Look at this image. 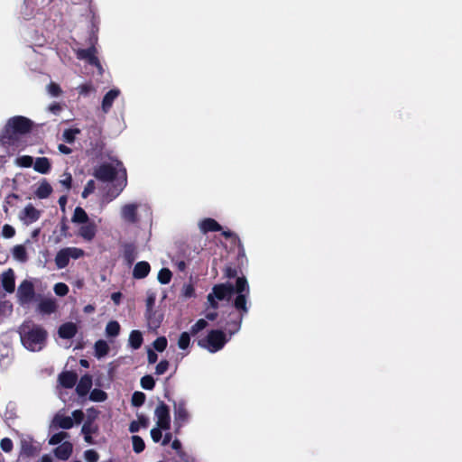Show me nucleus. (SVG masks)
<instances>
[{
    "label": "nucleus",
    "mask_w": 462,
    "mask_h": 462,
    "mask_svg": "<svg viewBox=\"0 0 462 462\" xmlns=\"http://www.w3.org/2000/svg\"><path fill=\"white\" fill-rule=\"evenodd\" d=\"M33 169L42 174L48 173L51 170V163L49 159L46 157L37 158L34 162Z\"/></svg>",
    "instance_id": "obj_25"
},
{
    "label": "nucleus",
    "mask_w": 462,
    "mask_h": 462,
    "mask_svg": "<svg viewBox=\"0 0 462 462\" xmlns=\"http://www.w3.org/2000/svg\"><path fill=\"white\" fill-rule=\"evenodd\" d=\"M128 342L133 349H139L143 344L142 333L139 330H133L129 335Z\"/></svg>",
    "instance_id": "obj_29"
},
{
    "label": "nucleus",
    "mask_w": 462,
    "mask_h": 462,
    "mask_svg": "<svg viewBox=\"0 0 462 462\" xmlns=\"http://www.w3.org/2000/svg\"><path fill=\"white\" fill-rule=\"evenodd\" d=\"M122 298V294L120 292H114L111 295V299L114 301L115 304L118 305L120 303Z\"/></svg>",
    "instance_id": "obj_63"
},
{
    "label": "nucleus",
    "mask_w": 462,
    "mask_h": 462,
    "mask_svg": "<svg viewBox=\"0 0 462 462\" xmlns=\"http://www.w3.org/2000/svg\"><path fill=\"white\" fill-rule=\"evenodd\" d=\"M79 95L88 96L90 92L94 91V88L91 83H85L77 88Z\"/></svg>",
    "instance_id": "obj_53"
},
{
    "label": "nucleus",
    "mask_w": 462,
    "mask_h": 462,
    "mask_svg": "<svg viewBox=\"0 0 462 462\" xmlns=\"http://www.w3.org/2000/svg\"><path fill=\"white\" fill-rule=\"evenodd\" d=\"M16 164L21 167L28 168L33 164V159L29 155L20 156L16 159Z\"/></svg>",
    "instance_id": "obj_45"
},
{
    "label": "nucleus",
    "mask_w": 462,
    "mask_h": 462,
    "mask_svg": "<svg viewBox=\"0 0 462 462\" xmlns=\"http://www.w3.org/2000/svg\"><path fill=\"white\" fill-rule=\"evenodd\" d=\"M71 221L74 224H85L89 220L86 211L82 208L77 207L74 210Z\"/></svg>",
    "instance_id": "obj_31"
},
{
    "label": "nucleus",
    "mask_w": 462,
    "mask_h": 462,
    "mask_svg": "<svg viewBox=\"0 0 462 462\" xmlns=\"http://www.w3.org/2000/svg\"><path fill=\"white\" fill-rule=\"evenodd\" d=\"M186 405L187 403L184 400L175 402L173 404L174 425L177 430H180L189 421L190 414Z\"/></svg>",
    "instance_id": "obj_7"
},
{
    "label": "nucleus",
    "mask_w": 462,
    "mask_h": 462,
    "mask_svg": "<svg viewBox=\"0 0 462 462\" xmlns=\"http://www.w3.org/2000/svg\"><path fill=\"white\" fill-rule=\"evenodd\" d=\"M120 332V325L117 321H109L106 326V335L108 337H117Z\"/></svg>",
    "instance_id": "obj_34"
},
{
    "label": "nucleus",
    "mask_w": 462,
    "mask_h": 462,
    "mask_svg": "<svg viewBox=\"0 0 462 462\" xmlns=\"http://www.w3.org/2000/svg\"><path fill=\"white\" fill-rule=\"evenodd\" d=\"M40 217L41 211L34 208L32 204L26 205L18 215L19 219L26 226L36 222Z\"/></svg>",
    "instance_id": "obj_11"
},
{
    "label": "nucleus",
    "mask_w": 462,
    "mask_h": 462,
    "mask_svg": "<svg viewBox=\"0 0 462 462\" xmlns=\"http://www.w3.org/2000/svg\"><path fill=\"white\" fill-rule=\"evenodd\" d=\"M69 262L68 253L65 248L60 249L55 256V263L58 269L65 268Z\"/></svg>",
    "instance_id": "obj_30"
},
{
    "label": "nucleus",
    "mask_w": 462,
    "mask_h": 462,
    "mask_svg": "<svg viewBox=\"0 0 462 462\" xmlns=\"http://www.w3.org/2000/svg\"><path fill=\"white\" fill-rule=\"evenodd\" d=\"M58 149L63 154H69L71 152V149L65 144H59Z\"/></svg>",
    "instance_id": "obj_64"
},
{
    "label": "nucleus",
    "mask_w": 462,
    "mask_h": 462,
    "mask_svg": "<svg viewBox=\"0 0 462 462\" xmlns=\"http://www.w3.org/2000/svg\"><path fill=\"white\" fill-rule=\"evenodd\" d=\"M73 419L70 416H65L61 412H58L52 420V426L55 428L69 430L73 427Z\"/></svg>",
    "instance_id": "obj_14"
},
{
    "label": "nucleus",
    "mask_w": 462,
    "mask_h": 462,
    "mask_svg": "<svg viewBox=\"0 0 462 462\" xmlns=\"http://www.w3.org/2000/svg\"><path fill=\"white\" fill-rule=\"evenodd\" d=\"M67 253H68V255H69V258H72V259H79L80 257H82L84 255V251L80 248H78V247H66L65 248Z\"/></svg>",
    "instance_id": "obj_46"
},
{
    "label": "nucleus",
    "mask_w": 462,
    "mask_h": 462,
    "mask_svg": "<svg viewBox=\"0 0 462 462\" xmlns=\"http://www.w3.org/2000/svg\"><path fill=\"white\" fill-rule=\"evenodd\" d=\"M72 177L70 173H64L60 180V183L64 186L67 189H70Z\"/></svg>",
    "instance_id": "obj_58"
},
{
    "label": "nucleus",
    "mask_w": 462,
    "mask_h": 462,
    "mask_svg": "<svg viewBox=\"0 0 462 462\" xmlns=\"http://www.w3.org/2000/svg\"><path fill=\"white\" fill-rule=\"evenodd\" d=\"M133 449L135 453H141L145 448L143 439L137 435L132 437Z\"/></svg>",
    "instance_id": "obj_39"
},
{
    "label": "nucleus",
    "mask_w": 462,
    "mask_h": 462,
    "mask_svg": "<svg viewBox=\"0 0 462 462\" xmlns=\"http://www.w3.org/2000/svg\"><path fill=\"white\" fill-rule=\"evenodd\" d=\"M69 437V434L64 431L58 432L51 437L49 439L50 445H58L61 444L62 441Z\"/></svg>",
    "instance_id": "obj_41"
},
{
    "label": "nucleus",
    "mask_w": 462,
    "mask_h": 462,
    "mask_svg": "<svg viewBox=\"0 0 462 462\" xmlns=\"http://www.w3.org/2000/svg\"><path fill=\"white\" fill-rule=\"evenodd\" d=\"M89 416L88 419L84 422L82 428H81V433L83 435L87 434H94L97 432L98 427L97 425L93 423V420L97 417V411L94 409L88 410Z\"/></svg>",
    "instance_id": "obj_16"
},
{
    "label": "nucleus",
    "mask_w": 462,
    "mask_h": 462,
    "mask_svg": "<svg viewBox=\"0 0 462 462\" xmlns=\"http://www.w3.org/2000/svg\"><path fill=\"white\" fill-rule=\"evenodd\" d=\"M145 394L142 392H135L132 396V404L135 407H140L144 403Z\"/></svg>",
    "instance_id": "obj_44"
},
{
    "label": "nucleus",
    "mask_w": 462,
    "mask_h": 462,
    "mask_svg": "<svg viewBox=\"0 0 462 462\" xmlns=\"http://www.w3.org/2000/svg\"><path fill=\"white\" fill-rule=\"evenodd\" d=\"M149 424V419L143 415L138 417V420H134L130 423L129 431L132 433L138 432L143 428H147Z\"/></svg>",
    "instance_id": "obj_33"
},
{
    "label": "nucleus",
    "mask_w": 462,
    "mask_h": 462,
    "mask_svg": "<svg viewBox=\"0 0 462 462\" xmlns=\"http://www.w3.org/2000/svg\"><path fill=\"white\" fill-rule=\"evenodd\" d=\"M169 368V362L162 360L155 367V374L158 375L163 374Z\"/></svg>",
    "instance_id": "obj_55"
},
{
    "label": "nucleus",
    "mask_w": 462,
    "mask_h": 462,
    "mask_svg": "<svg viewBox=\"0 0 462 462\" xmlns=\"http://www.w3.org/2000/svg\"><path fill=\"white\" fill-rule=\"evenodd\" d=\"M190 344V336L188 332H182L178 340V346L180 349H187Z\"/></svg>",
    "instance_id": "obj_40"
},
{
    "label": "nucleus",
    "mask_w": 462,
    "mask_h": 462,
    "mask_svg": "<svg viewBox=\"0 0 462 462\" xmlns=\"http://www.w3.org/2000/svg\"><path fill=\"white\" fill-rule=\"evenodd\" d=\"M14 235H15V229L11 225H8V224L4 225V226L2 228V236L5 238H12L14 236Z\"/></svg>",
    "instance_id": "obj_54"
},
{
    "label": "nucleus",
    "mask_w": 462,
    "mask_h": 462,
    "mask_svg": "<svg viewBox=\"0 0 462 462\" xmlns=\"http://www.w3.org/2000/svg\"><path fill=\"white\" fill-rule=\"evenodd\" d=\"M172 277L171 272L168 268H162L158 273V281L162 284H168Z\"/></svg>",
    "instance_id": "obj_37"
},
{
    "label": "nucleus",
    "mask_w": 462,
    "mask_h": 462,
    "mask_svg": "<svg viewBox=\"0 0 462 462\" xmlns=\"http://www.w3.org/2000/svg\"><path fill=\"white\" fill-rule=\"evenodd\" d=\"M12 255L14 260L20 263H25L28 260L26 248L23 245H17L12 249Z\"/></svg>",
    "instance_id": "obj_26"
},
{
    "label": "nucleus",
    "mask_w": 462,
    "mask_h": 462,
    "mask_svg": "<svg viewBox=\"0 0 462 462\" xmlns=\"http://www.w3.org/2000/svg\"><path fill=\"white\" fill-rule=\"evenodd\" d=\"M155 385V381L152 375H144L141 378V386L144 390H152Z\"/></svg>",
    "instance_id": "obj_43"
},
{
    "label": "nucleus",
    "mask_w": 462,
    "mask_h": 462,
    "mask_svg": "<svg viewBox=\"0 0 462 462\" xmlns=\"http://www.w3.org/2000/svg\"><path fill=\"white\" fill-rule=\"evenodd\" d=\"M79 133L80 130L78 128L66 129L62 134L63 140L68 143H72L75 141L76 135Z\"/></svg>",
    "instance_id": "obj_38"
},
{
    "label": "nucleus",
    "mask_w": 462,
    "mask_h": 462,
    "mask_svg": "<svg viewBox=\"0 0 462 462\" xmlns=\"http://www.w3.org/2000/svg\"><path fill=\"white\" fill-rule=\"evenodd\" d=\"M92 387V377L88 374L83 375L77 384L76 392L80 397L86 396Z\"/></svg>",
    "instance_id": "obj_18"
},
{
    "label": "nucleus",
    "mask_w": 462,
    "mask_h": 462,
    "mask_svg": "<svg viewBox=\"0 0 462 462\" xmlns=\"http://www.w3.org/2000/svg\"><path fill=\"white\" fill-rule=\"evenodd\" d=\"M124 257L128 264H132L136 258L135 247L133 245H127L125 247Z\"/></svg>",
    "instance_id": "obj_35"
},
{
    "label": "nucleus",
    "mask_w": 462,
    "mask_h": 462,
    "mask_svg": "<svg viewBox=\"0 0 462 462\" xmlns=\"http://www.w3.org/2000/svg\"><path fill=\"white\" fill-rule=\"evenodd\" d=\"M94 176L104 182L112 181L116 178L118 179V192H121L126 186V170L123 163L117 160H114L109 163H102L94 169Z\"/></svg>",
    "instance_id": "obj_4"
},
{
    "label": "nucleus",
    "mask_w": 462,
    "mask_h": 462,
    "mask_svg": "<svg viewBox=\"0 0 462 462\" xmlns=\"http://www.w3.org/2000/svg\"><path fill=\"white\" fill-rule=\"evenodd\" d=\"M151 271V266L148 262L141 261L138 262L133 270V276L135 279L145 278Z\"/></svg>",
    "instance_id": "obj_22"
},
{
    "label": "nucleus",
    "mask_w": 462,
    "mask_h": 462,
    "mask_svg": "<svg viewBox=\"0 0 462 462\" xmlns=\"http://www.w3.org/2000/svg\"><path fill=\"white\" fill-rule=\"evenodd\" d=\"M54 292L58 296H65L69 292V287L63 282H59L54 285Z\"/></svg>",
    "instance_id": "obj_51"
},
{
    "label": "nucleus",
    "mask_w": 462,
    "mask_h": 462,
    "mask_svg": "<svg viewBox=\"0 0 462 462\" xmlns=\"http://www.w3.org/2000/svg\"><path fill=\"white\" fill-rule=\"evenodd\" d=\"M89 399L93 402H104L106 399V393L100 389L91 391Z\"/></svg>",
    "instance_id": "obj_42"
},
{
    "label": "nucleus",
    "mask_w": 462,
    "mask_h": 462,
    "mask_svg": "<svg viewBox=\"0 0 462 462\" xmlns=\"http://www.w3.org/2000/svg\"><path fill=\"white\" fill-rule=\"evenodd\" d=\"M95 356L98 359L106 356L108 354L109 346L108 344L105 340H97L95 343Z\"/></svg>",
    "instance_id": "obj_32"
},
{
    "label": "nucleus",
    "mask_w": 462,
    "mask_h": 462,
    "mask_svg": "<svg viewBox=\"0 0 462 462\" xmlns=\"http://www.w3.org/2000/svg\"><path fill=\"white\" fill-rule=\"evenodd\" d=\"M2 285L7 292H13L15 288L14 273L8 269L2 274Z\"/></svg>",
    "instance_id": "obj_21"
},
{
    "label": "nucleus",
    "mask_w": 462,
    "mask_h": 462,
    "mask_svg": "<svg viewBox=\"0 0 462 462\" xmlns=\"http://www.w3.org/2000/svg\"><path fill=\"white\" fill-rule=\"evenodd\" d=\"M73 421H75L77 424L81 423V421L84 419V413L81 410H76L72 412Z\"/></svg>",
    "instance_id": "obj_59"
},
{
    "label": "nucleus",
    "mask_w": 462,
    "mask_h": 462,
    "mask_svg": "<svg viewBox=\"0 0 462 462\" xmlns=\"http://www.w3.org/2000/svg\"><path fill=\"white\" fill-rule=\"evenodd\" d=\"M207 326L208 322L205 319H200L190 328V334L196 335L204 329Z\"/></svg>",
    "instance_id": "obj_48"
},
{
    "label": "nucleus",
    "mask_w": 462,
    "mask_h": 462,
    "mask_svg": "<svg viewBox=\"0 0 462 462\" xmlns=\"http://www.w3.org/2000/svg\"><path fill=\"white\" fill-rule=\"evenodd\" d=\"M0 448L4 452H11L13 449V441L9 438H4L0 441Z\"/></svg>",
    "instance_id": "obj_52"
},
{
    "label": "nucleus",
    "mask_w": 462,
    "mask_h": 462,
    "mask_svg": "<svg viewBox=\"0 0 462 462\" xmlns=\"http://www.w3.org/2000/svg\"><path fill=\"white\" fill-rule=\"evenodd\" d=\"M84 457L87 462H97L99 455L94 449H88L84 453Z\"/></svg>",
    "instance_id": "obj_50"
},
{
    "label": "nucleus",
    "mask_w": 462,
    "mask_h": 462,
    "mask_svg": "<svg viewBox=\"0 0 462 462\" xmlns=\"http://www.w3.org/2000/svg\"><path fill=\"white\" fill-rule=\"evenodd\" d=\"M95 189H96L95 181L93 180H88L82 191V198H84V199L88 198L91 193L94 192Z\"/></svg>",
    "instance_id": "obj_49"
},
{
    "label": "nucleus",
    "mask_w": 462,
    "mask_h": 462,
    "mask_svg": "<svg viewBox=\"0 0 462 462\" xmlns=\"http://www.w3.org/2000/svg\"><path fill=\"white\" fill-rule=\"evenodd\" d=\"M73 446L69 441H64L54 449V455L57 458L67 460L72 453Z\"/></svg>",
    "instance_id": "obj_17"
},
{
    "label": "nucleus",
    "mask_w": 462,
    "mask_h": 462,
    "mask_svg": "<svg viewBox=\"0 0 462 462\" xmlns=\"http://www.w3.org/2000/svg\"><path fill=\"white\" fill-rule=\"evenodd\" d=\"M38 310L42 314H51L56 310V302L51 299L42 300L39 303Z\"/></svg>",
    "instance_id": "obj_27"
},
{
    "label": "nucleus",
    "mask_w": 462,
    "mask_h": 462,
    "mask_svg": "<svg viewBox=\"0 0 462 462\" xmlns=\"http://www.w3.org/2000/svg\"><path fill=\"white\" fill-rule=\"evenodd\" d=\"M147 359H148L149 364H154L157 362L158 356L154 351H152V349H149L147 351Z\"/></svg>",
    "instance_id": "obj_60"
},
{
    "label": "nucleus",
    "mask_w": 462,
    "mask_h": 462,
    "mask_svg": "<svg viewBox=\"0 0 462 462\" xmlns=\"http://www.w3.org/2000/svg\"><path fill=\"white\" fill-rule=\"evenodd\" d=\"M17 297L21 304H27L31 302L34 297L33 284L27 280H24L17 289Z\"/></svg>",
    "instance_id": "obj_10"
},
{
    "label": "nucleus",
    "mask_w": 462,
    "mask_h": 462,
    "mask_svg": "<svg viewBox=\"0 0 462 462\" xmlns=\"http://www.w3.org/2000/svg\"><path fill=\"white\" fill-rule=\"evenodd\" d=\"M79 60H86L88 64L95 66L99 73H102V66L97 57V49L91 46L88 49H79L76 52Z\"/></svg>",
    "instance_id": "obj_8"
},
{
    "label": "nucleus",
    "mask_w": 462,
    "mask_h": 462,
    "mask_svg": "<svg viewBox=\"0 0 462 462\" xmlns=\"http://www.w3.org/2000/svg\"><path fill=\"white\" fill-rule=\"evenodd\" d=\"M32 126V122L22 116H15L7 120L0 132V146L6 155H14L25 148L21 135L29 133Z\"/></svg>",
    "instance_id": "obj_1"
},
{
    "label": "nucleus",
    "mask_w": 462,
    "mask_h": 462,
    "mask_svg": "<svg viewBox=\"0 0 462 462\" xmlns=\"http://www.w3.org/2000/svg\"><path fill=\"white\" fill-rule=\"evenodd\" d=\"M199 227L201 233L207 234L208 232L220 231L221 226L213 218H204L199 223Z\"/></svg>",
    "instance_id": "obj_20"
},
{
    "label": "nucleus",
    "mask_w": 462,
    "mask_h": 462,
    "mask_svg": "<svg viewBox=\"0 0 462 462\" xmlns=\"http://www.w3.org/2000/svg\"><path fill=\"white\" fill-rule=\"evenodd\" d=\"M51 192V186L46 180H43L39 184L38 188L36 189L35 196L38 199H42L48 198Z\"/></svg>",
    "instance_id": "obj_28"
},
{
    "label": "nucleus",
    "mask_w": 462,
    "mask_h": 462,
    "mask_svg": "<svg viewBox=\"0 0 462 462\" xmlns=\"http://www.w3.org/2000/svg\"><path fill=\"white\" fill-rule=\"evenodd\" d=\"M119 95L120 90L118 88H113L104 96L101 106L104 113H107L111 109L114 101L118 97Z\"/></svg>",
    "instance_id": "obj_19"
},
{
    "label": "nucleus",
    "mask_w": 462,
    "mask_h": 462,
    "mask_svg": "<svg viewBox=\"0 0 462 462\" xmlns=\"http://www.w3.org/2000/svg\"><path fill=\"white\" fill-rule=\"evenodd\" d=\"M162 430H163L158 427L157 425L155 428L152 429L151 437L154 442L157 443L162 439Z\"/></svg>",
    "instance_id": "obj_57"
},
{
    "label": "nucleus",
    "mask_w": 462,
    "mask_h": 462,
    "mask_svg": "<svg viewBox=\"0 0 462 462\" xmlns=\"http://www.w3.org/2000/svg\"><path fill=\"white\" fill-rule=\"evenodd\" d=\"M145 211L150 212V208L147 204L142 201H133L124 204L120 209V217L123 221L128 224H136L139 219V212Z\"/></svg>",
    "instance_id": "obj_6"
},
{
    "label": "nucleus",
    "mask_w": 462,
    "mask_h": 462,
    "mask_svg": "<svg viewBox=\"0 0 462 462\" xmlns=\"http://www.w3.org/2000/svg\"><path fill=\"white\" fill-rule=\"evenodd\" d=\"M77 380L78 375L74 372H63L59 375V382L65 388H72Z\"/></svg>",
    "instance_id": "obj_23"
},
{
    "label": "nucleus",
    "mask_w": 462,
    "mask_h": 462,
    "mask_svg": "<svg viewBox=\"0 0 462 462\" xmlns=\"http://www.w3.org/2000/svg\"><path fill=\"white\" fill-rule=\"evenodd\" d=\"M46 91L51 97H58L62 94V89L59 84L51 81L46 87Z\"/></svg>",
    "instance_id": "obj_36"
},
{
    "label": "nucleus",
    "mask_w": 462,
    "mask_h": 462,
    "mask_svg": "<svg viewBox=\"0 0 462 462\" xmlns=\"http://www.w3.org/2000/svg\"><path fill=\"white\" fill-rule=\"evenodd\" d=\"M167 339L165 337H159L153 341V347L159 351L162 352L167 347Z\"/></svg>",
    "instance_id": "obj_47"
},
{
    "label": "nucleus",
    "mask_w": 462,
    "mask_h": 462,
    "mask_svg": "<svg viewBox=\"0 0 462 462\" xmlns=\"http://www.w3.org/2000/svg\"><path fill=\"white\" fill-rule=\"evenodd\" d=\"M234 292L237 293L234 306L238 311L248 312L247 298L249 296V285L245 276L237 277L236 285L230 282L215 285L212 292L208 295V302L213 309H217V300H229Z\"/></svg>",
    "instance_id": "obj_2"
},
{
    "label": "nucleus",
    "mask_w": 462,
    "mask_h": 462,
    "mask_svg": "<svg viewBox=\"0 0 462 462\" xmlns=\"http://www.w3.org/2000/svg\"><path fill=\"white\" fill-rule=\"evenodd\" d=\"M240 312V315H236L235 317H232V315H230V319L226 321L225 325V329L228 333L229 337H231L233 335H235L240 330L244 315L246 314L244 313L243 311Z\"/></svg>",
    "instance_id": "obj_12"
},
{
    "label": "nucleus",
    "mask_w": 462,
    "mask_h": 462,
    "mask_svg": "<svg viewBox=\"0 0 462 462\" xmlns=\"http://www.w3.org/2000/svg\"><path fill=\"white\" fill-rule=\"evenodd\" d=\"M225 274L227 278L231 279V278H235L237 274V271L236 268H233L231 266H228L226 268L225 270Z\"/></svg>",
    "instance_id": "obj_61"
},
{
    "label": "nucleus",
    "mask_w": 462,
    "mask_h": 462,
    "mask_svg": "<svg viewBox=\"0 0 462 462\" xmlns=\"http://www.w3.org/2000/svg\"><path fill=\"white\" fill-rule=\"evenodd\" d=\"M21 456L27 457H32L37 453L36 447L32 444V439L30 437H23L20 441Z\"/></svg>",
    "instance_id": "obj_15"
},
{
    "label": "nucleus",
    "mask_w": 462,
    "mask_h": 462,
    "mask_svg": "<svg viewBox=\"0 0 462 462\" xmlns=\"http://www.w3.org/2000/svg\"><path fill=\"white\" fill-rule=\"evenodd\" d=\"M156 425L164 430H170L171 418L168 406L161 402L155 409Z\"/></svg>",
    "instance_id": "obj_9"
},
{
    "label": "nucleus",
    "mask_w": 462,
    "mask_h": 462,
    "mask_svg": "<svg viewBox=\"0 0 462 462\" xmlns=\"http://www.w3.org/2000/svg\"><path fill=\"white\" fill-rule=\"evenodd\" d=\"M182 296L185 298H191L195 295V290L192 284H184L182 288Z\"/></svg>",
    "instance_id": "obj_56"
},
{
    "label": "nucleus",
    "mask_w": 462,
    "mask_h": 462,
    "mask_svg": "<svg viewBox=\"0 0 462 462\" xmlns=\"http://www.w3.org/2000/svg\"><path fill=\"white\" fill-rule=\"evenodd\" d=\"M97 234V226L94 222H87L83 224V226H80L79 229V235L81 236L85 241L90 242L94 239L95 236Z\"/></svg>",
    "instance_id": "obj_13"
},
{
    "label": "nucleus",
    "mask_w": 462,
    "mask_h": 462,
    "mask_svg": "<svg viewBox=\"0 0 462 462\" xmlns=\"http://www.w3.org/2000/svg\"><path fill=\"white\" fill-rule=\"evenodd\" d=\"M77 333V326L72 322L61 325L59 328V335L62 338L70 339Z\"/></svg>",
    "instance_id": "obj_24"
},
{
    "label": "nucleus",
    "mask_w": 462,
    "mask_h": 462,
    "mask_svg": "<svg viewBox=\"0 0 462 462\" xmlns=\"http://www.w3.org/2000/svg\"><path fill=\"white\" fill-rule=\"evenodd\" d=\"M49 111L54 115H58L61 111V106L58 103H53L49 106Z\"/></svg>",
    "instance_id": "obj_62"
},
{
    "label": "nucleus",
    "mask_w": 462,
    "mask_h": 462,
    "mask_svg": "<svg viewBox=\"0 0 462 462\" xmlns=\"http://www.w3.org/2000/svg\"><path fill=\"white\" fill-rule=\"evenodd\" d=\"M23 346L32 352L41 351L46 345L47 331L31 321L24 322L19 328Z\"/></svg>",
    "instance_id": "obj_3"
},
{
    "label": "nucleus",
    "mask_w": 462,
    "mask_h": 462,
    "mask_svg": "<svg viewBox=\"0 0 462 462\" xmlns=\"http://www.w3.org/2000/svg\"><path fill=\"white\" fill-rule=\"evenodd\" d=\"M229 339V336L227 337L224 331L213 329L208 333L205 338L199 341V345L210 353H216L221 350Z\"/></svg>",
    "instance_id": "obj_5"
}]
</instances>
